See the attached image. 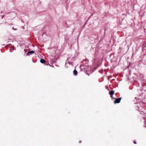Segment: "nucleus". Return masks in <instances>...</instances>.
<instances>
[{"mask_svg": "<svg viewBox=\"0 0 146 146\" xmlns=\"http://www.w3.org/2000/svg\"><path fill=\"white\" fill-rule=\"evenodd\" d=\"M121 98H115L114 103L115 104L119 103L121 101Z\"/></svg>", "mask_w": 146, "mask_h": 146, "instance_id": "f257e3e1", "label": "nucleus"}, {"mask_svg": "<svg viewBox=\"0 0 146 146\" xmlns=\"http://www.w3.org/2000/svg\"><path fill=\"white\" fill-rule=\"evenodd\" d=\"M34 53V52L33 51H29L27 54V55L29 56V55H31L32 54H33Z\"/></svg>", "mask_w": 146, "mask_h": 146, "instance_id": "f03ea898", "label": "nucleus"}, {"mask_svg": "<svg viewBox=\"0 0 146 146\" xmlns=\"http://www.w3.org/2000/svg\"><path fill=\"white\" fill-rule=\"evenodd\" d=\"M109 94L110 95L112 96L114 94V92L113 90H111Z\"/></svg>", "mask_w": 146, "mask_h": 146, "instance_id": "7ed1b4c3", "label": "nucleus"}, {"mask_svg": "<svg viewBox=\"0 0 146 146\" xmlns=\"http://www.w3.org/2000/svg\"><path fill=\"white\" fill-rule=\"evenodd\" d=\"M40 61L42 63H44L46 62V61L43 59H40Z\"/></svg>", "mask_w": 146, "mask_h": 146, "instance_id": "20e7f679", "label": "nucleus"}, {"mask_svg": "<svg viewBox=\"0 0 146 146\" xmlns=\"http://www.w3.org/2000/svg\"><path fill=\"white\" fill-rule=\"evenodd\" d=\"M73 73L74 75H76L77 74V71L76 70H74L73 71Z\"/></svg>", "mask_w": 146, "mask_h": 146, "instance_id": "39448f33", "label": "nucleus"}, {"mask_svg": "<svg viewBox=\"0 0 146 146\" xmlns=\"http://www.w3.org/2000/svg\"><path fill=\"white\" fill-rule=\"evenodd\" d=\"M133 143H134V144H136V142L135 141H133Z\"/></svg>", "mask_w": 146, "mask_h": 146, "instance_id": "423d86ee", "label": "nucleus"}]
</instances>
